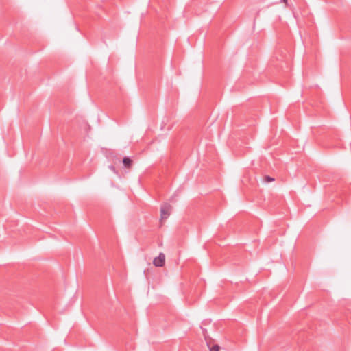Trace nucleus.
<instances>
[{
	"label": "nucleus",
	"mask_w": 351,
	"mask_h": 351,
	"mask_svg": "<svg viewBox=\"0 0 351 351\" xmlns=\"http://www.w3.org/2000/svg\"><path fill=\"white\" fill-rule=\"evenodd\" d=\"M281 2H283L285 5H287V0H282Z\"/></svg>",
	"instance_id": "6"
},
{
	"label": "nucleus",
	"mask_w": 351,
	"mask_h": 351,
	"mask_svg": "<svg viewBox=\"0 0 351 351\" xmlns=\"http://www.w3.org/2000/svg\"><path fill=\"white\" fill-rule=\"evenodd\" d=\"M165 263V256L163 253L160 252L158 256L154 258L153 264L156 267H162Z\"/></svg>",
	"instance_id": "2"
},
{
	"label": "nucleus",
	"mask_w": 351,
	"mask_h": 351,
	"mask_svg": "<svg viewBox=\"0 0 351 351\" xmlns=\"http://www.w3.org/2000/svg\"><path fill=\"white\" fill-rule=\"evenodd\" d=\"M123 164L125 167L130 168L132 165V160L129 157H124L123 159Z\"/></svg>",
	"instance_id": "4"
},
{
	"label": "nucleus",
	"mask_w": 351,
	"mask_h": 351,
	"mask_svg": "<svg viewBox=\"0 0 351 351\" xmlns=\"http://www.w3.org/2000/svg\"><path fill=\"white\" fill-rule=\"evenodd\" d=\"M206 343H207L208 347L209 348L210 351H219V349H220L219 346H218L217 344H214V345L211 346L210 341H208L206 339Z\"/></svg>",
	"instance_id": "3"
},
{
	"label": "nucleus",
	"mask_w": 351,
	"mask_h": 351,
	"mask_svg": "<svg viewBox=\"0 0 351 351\" xmlns=\"http://www.w3.org/2000/svg\"><path fill=\"white\" fill-rule=\"evenodd\" d=\"M171 210L172 206L169 204L165 203L162 204L160 208L161 220L167 219L171 214Z\"/></svg>",
	"instance_id": "1"
},
{
	"label": "nucleus",
	"mask_w": 351,
	"mask_h": 351,
	"mask_svg": "<svg viewBox=\"0 0 351 351\" xmlns=\"http://www.w3.org/2000/svg\"><path fill=\"white\" fill-rule=\"evenodd\" d=\"M110 168L113 171H115V168L114 166H110Z\"/></svg>",
	"instance_id": "7"
},
{
	"label": "nucleus",
	"mask_w": 351,
	"mask_h": 351,
	"mask_svg": "<svg viewBox=\"0 0 351 351\" xmlns=\"http://www.w3.org/2000/svg\"><path fill=\"white\" fill-rule=\"evenodd\" d=\"M274 180V178H271V177H270L269 176H266L264 177V181L265 182H272Z\"/></svg>",
	"instance_id": "5"
}]
</instances>
